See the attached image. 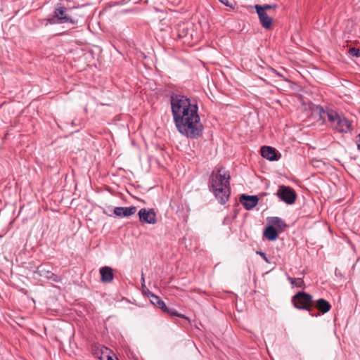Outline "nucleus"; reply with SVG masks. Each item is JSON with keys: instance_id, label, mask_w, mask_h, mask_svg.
<instances>
[{"instance_id": "nucleus-15", "label": "nucleus", "mask_w": 360, "mask_h": 360, "mask_svg": "<svg viewBox=\"0 0 360 360\" xmlns=\"http://www.w3.org/2000/svg\"><path fill=\"white\" fill-rule=\"evenodd\" d=\"M101 281L104 283H110L114 278L112 269L110 266H103L100 269Z\"/></svg>"}, {"instance_id": "nucleus-21", "label": "nucleus", "mask_w": 360, "mask_h": 360, "mask_svg": "<svg viewBox=\"0 0 360 360\" xmlns=\"http://www.w3.org/2000/svg\"><path fill=\"white\" fill-rule=\"evenodd\" d=\"M349 53H350V55H352V56H355V57H360V49H356V48H351L349 51Z\"/></svg>"}, {"instance_id": "nucleus-2", "label": "nucleus", "mask_w": 360, "mask_h": 360, "mask_svg": "<svg viewBox=\"0 0 360 360\" xmlns=\"http://www.w3.org/2000/svg\"><path fill=\"white\" fill-rule=\"evenodd\" d=\"M316 110L320 119L323 122H328L333 129L342 134H352L353 131L352 122L344 115L327 106L317 105Z\"/></svg>"}, {"instance_id": "nucleus-6", "label": "nucleus", "mask_w": 360, "mask_h": 360, "mask_svg": "<svg viewBox=\"0 0 360 360\" xmlns=\"http://www.w3.org/2000/svg\"><path fill=\"white\" fill-rule=\"evenodd\" d=\"M68 8L62 6L61 4H58V6L54 11V18L56 21V24H62L65 22H70L72 25H76L77 20L72 18L68 14Z\"/></svg>"}, {"instance_id": "nucleus-11", "label": "nucleus", "mask_w": 360, "mask_h": 360, "mask_svg": "<svg viewBox=\"0 0 360 360\" xmlns=\"http://www.w3.org/2000/svg\"><path fill=\"white\" fill-rule=\"evenodd\" d=\"M258 197L257 195H248L242 194L240 196V202L247 210L254 208L258 203Z\"/></svg>"}, {"instance_id": "nucleus-14", "label": "nucleus", "mask_w": 360, "mask_h": 360, "mask_svg": "<svg viewBox=\"0 0 360 360\" xmlns=\"http://www.w3.org/2000/svg\"><path fill=\"white\" fill-rule=\"evenodd\" d=\"M315 307L321 314H326L331 309L330 304L325 299L320 298L317 300H313L312 308Z\"/></svg>"}, {"instance_id": "nucleus-12", "label": "nucleus", "mask_w": 360, "mask_h": 360, "mask_svg": "<svg viewBox=\"0 0 360 360\" xmlns=\"http://www.w3.org/2000/svg\"><path fill=\"white\" fill-rule=\"evenodd\" d=\"M261 154L264 158L270 161L278 160L281 156L277 154L274 148L266 146L261 148Z\"/></svg>"}, {"instance_id": "nucleus-18", "label": "nucleus", "mask_w": 360, "mask_h": 360, "mask_svg": "<svg viewBox=\"0 0 360 360\" xmlns=\"http://www.w3.org/2000/svg\"><path fill=\"white\" fill-rule=\"evenodd\" d=\"M280 232L274 226L269 225L264 230L263 236L269 241H274L277 239Z\"/></svg>"}, {"instance_id": "nucleus-17", "label": "nucleus", "mask_w": 360, "mask_h": 360, "mask_svg": "<svg viewBox=\"0 0 360 360\" xmlns=\"http://www.w3.org/2000/svg\"><path fill=\"white\" fill-rule=\"evenodd\" d=\"M148 297L153 304L161 309L163 311H169V308L166 306L164 301L162 300L160 297L155 295L150 291L148 292Z\"/></svg>"}, {"instance_id": "nucleus-23", "label": "nucleus", "mask_w": 360, "mask_h": 360, "mask_svg": "<svg viewBox=\"0 0 360 360\" xmlns=\"http://www.w3.org/2000/svg\"><path fill=\"white\" fill-rule=\"evenodd\" d=\"M276 4H264L262 6V8L264 12H266L267 10L276 8Z\"/></svg>"}, {"instance_id": "nucleus-20", "label": "nucleus", "mask_w": 360, "mask_h": 360, "mask_svg": "<svg viewBox=\"0 0 360 360\" xmlns=\"http://www.w3.org/2000/svg\"><path fill=\"white\" fill-rule=\"evenodd\" d=\"M49 24H56V19L53 18H41L37 20V27L39 26H47Z\"/></svg>"}, {"instance_id": "nucleus-19", "label": "nucleus", "mask_w": 360, "mask_h": 360, "mask_svg": "<svg viewBox=\"0 0 360 360\" xmlns=\"http://www.w3.org/2000/svg\"><path fill=\"white\" fill-rule=\"evenodd\" d=\"M288 281L292 285H295L297 288H305V284H304V280L302 278H295L288 277Z\"/></svg>"}, {"instance_id": "nucleus-1", "label": "nucleus", "mask_w": 360, "mask_h": 360, "mask_svg": "<svg viewBox=\"0 0 360 360\" xmlns=\"http://www.w3.org/2000/svg\"><path fill=\"white\" fill-rule=\"evenodd\" d=\"M170 104L177 131L188 139H198L201 137L204 127L200 122L196 99L184 94H172Z\"/></svg>"}, {"instance_id": "nucleus-10", "label": "nucleus", "mask_w": 360, "mask_h": 360, "mask_svg": "<svg viewBox=\"0 0 360 360\" xmlns=\"http://www.w3.org/2000/svg\"><path fill=\"white\" fill-rule=\"evenodd\" d=\"M139 220L142 223L154 224L157 221L156 214L153 209L141 208L139 211Z\"/></svg>"}, {"instance_id": "nucleus-16", "label": "nucleus", "mask_w": 360, "mask_h": 360, "mask_svg": "<svg viewBox=\"0 0 360 360\" xmlns=\"http://www.w3.org/2000/svg\"><path fill=\"white\" fill-rule=\"evenodd\" d=\"M267 222L270 226H276L278 232L281 233L287 227L286 223L278 217H271L267 218Z\"/></svg>"}, {"instance_id": "nucleus-5", "label": "nucleus", "mask_w": 360, "mask_h": 360, "mask_svg": "<svg viewBox=\"0 0 360 360\" xmlns=\"http://www.w3.org/2000/svg\"><path fill=\"white\" fill-rule=\"evenodd\" d=\"M276 195L281 200L288 205L293 204L297 198V194L295 190L292 188L285 185L279 186Z\"/></svg>"}, {"instance_id": "nucleus-24", "label": "nucleus", "mask_w": 360, "mask_h": 360, "mask_svg": "<svg viewBox=\"0 0 360 360\" xmlns=\"http://www.w3.org/2000/svg\"><path fill=\"white\" fill-rule=\"evenodd\" d=\"M257 254L259 255L266 262L270 263V261L269 260V259L267 258V257L264 252H263L262 251H257Z\"/></svg>"}, {"instance_id": "nucleus-26", "label": "nucleus", "mask_w": 360, "mask_h": 360, "mask_svg": "<svg viewBox=\"0 0 360 360\" xmlns=\"http://www.w3.org/2000/svg\"><path fill=\"white\" fill-rule=\"evenodd\" d=\"M108 360H119L117 357H113L112 356L108 355Z\"/></svg>"}, {"instance_id": "nucleus-25", "label": "nucleus", "mask_w": 360, "mask_h": 360, "mask_svg": "<svg viewBox=\"0 0 360 360\" xmlns=\"http://www.w3.org/2000/svg\"><path fill=\"white\" fill-rule=\"evenodd\" d=\"M220 3L223 4L226 6H231L229 0H218Z\"/></svg>"}, {"instance_id": "nucleus-27", "label": "nucleus", "mask_w": 360, "mask_h": 360, "mask_svg": "<svg viewBox=\"0 0 360 360\" xmlns=\"http://www.w3.org/2000/svg\"><path fill=\"white\" fill-rule=\"evenodd\" d=\"M357 149L360 150V134H359V140L357 141Z\"/></svg>"}, {"instance_id": "nucleus-7", "label": "nucleus", "mask_w": 360, "mask_h": 360, "mask_svg": "<svg viewBox=\"0 0 360 360\" xmlns=\"http://www.w3.org/2000/svg\"><path fill=\"white\" fill-rule=\"evenodd\" d=\"M35 274H39L41 277H44L48 280H51L56 283L61 281V278L58 275L53 273L49 264H43L37 266Z\"/></svg>"}, {"instance_id": "nucleus-9", "label": "nucleus", "mask_w": 360, "mask_h": 360, "mask_svg": "<svg viewBox=\"0 0 360 360\" xmlns=\"http://www.w3.org/2000/svg\"><path fill=\"white\" fill-rule=\"evenodd\" d=\"M213 193L218 202L221 205H225L229 200L230 196V187H220L209 188Z\"/></svg>"}, {"instance_id": "nucleus-22", "label": "nucleus", "mask_w": 360, "mask_h": 360, "mask_svg": "<svg viewBox=\"0 0 360 360\" xmlns=\"http://www.w3.org/2000/svg\"><path fill=\"white\" fill-rule=\"evenodd\" d=\"M167 314H169L172 316H179L182 318H186L184 315L179 314L175 309H169V311H165Z\"/></svg>"}, {"instance_id": "nucleus-4", "label": "nucleus", "mask_w": 360, "mask_h": 360, "mask_svg": "<svg viewBox=\"0 0 360 360\" xmlns=\"http://www.w3.org/2000/svg\"><path fill=\"white\" fill-rule=\"evenodd\" d=\"M223 171V167L212 172L208 181L209 188L230 187L231 176L229 171Z\"/></svg>"}, {"instance_id": "nucleus-3", "label": "nucleus", "mask_w": 360, "mask_h": 360, "mask_svg": "<svg viewBox=\"0 0 360 360\" xmlns=\"http://www.w3.org/2000/svg\"><path fill=\"white\" fill-rule=\"evenodd\" d=\"M291 303L295 309L307 311L311 316H319L312 312L313 296L309 293L299 291L292 297Z\"/></svg>"}, {"instance_id": "nucleus-8", "label": "nucleus", "mask_w": 360, "mask_h": 360, "mask_svg": "<svg viewBox=\"0 0 360 360\" xmlns=\"http://www.w3.org/2000/svg\"><path fill=\"white\" fill-rule=\"evenodd\" d=\"M254 8L258 15V18L262 27L266 30L271 29L273 21L272 18L269 16L266 12L263 11L262 5L256 4L254 6Z\"/></svg>"}, {"instance_id": "nucleus-13", "label": "nucleus", "mask_w": 360, "mask_h": 360, "mask_svg": "<svg viewBox=\"0 0 360 360\" xmlns=\"http://www.w3.org/2000/svg\"><path fill=\"white\" fill-rule=\"evenodd\" d=\"M136 212V207H116L114 209V214L119 217H129Z\"/></svg>"}]
</instances>
